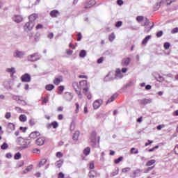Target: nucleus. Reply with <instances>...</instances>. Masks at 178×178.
<instances>
[{"label":"nucleus","mask_w":178,"mask_h":178,"mask_svg":"<svg viewBox=\"0 0 178 178\" xmlns=\"http://www.w3.org/2000/svg\"><path fill=\"white\" fill-rule=\"evenodd\" d=\"M163 47L165 49H169V48H170V43L165 42Z\"/></svg>","instance_id":"obj_46"},{"label":"nucleus","mask_w":178,"mask_h":178,"mask_svg":"<svg viewBox=\"0 0 178 178\" xmlns=\"http://www.w3.org/2000/svg\"><path fill=\"white\" fill-rule=\"evenodd\" d=\"M131 154H138V149H136L134 147H132L131 149Z\"/></svg>","instance_id":"obj_43"},{"label":"nucleus","mask_w":178,"mask_h":178,"mask_svg":"<svg viewBox=\"0 0 178 178\" xmlns=\"http://www.w3.org/2000/svg\"><path fill=\"white\" fill-rule=\"evenodd\" d=\"M145 17H144L143 16H138L136 17V20L138 23H141L142 22H143V23H145Z\"/></svg>","instance_id":"obj_26"},{"label":"nucleus","mask_w":178,"mask_h":178,"mask_svg":"<svg viewBox=\"0 0 178 178\" xmlns=\"http://www.w3.org/2000/svg\"><path fill=\"white\" fill-rule=\"evenodd\" d=\"M6 119H9L10 118H12V114L10 112H7L5 115Z\"/></svg>","instance_id":"obj_50"},{"label":"nucleus","mask_w":178,"mask_h":178,"mask_svg":"<svg viewBox=\"0 0 178 178\" xmlns=\"http://www.w3.org/2000/svg\"><path fill=\"white\" fill-rule=\"evenodd\" d=\"M34 26H35V22H31L29 20L24 26V30H28V31H31V29H34Z\"/></svg>","instance_id":"obj_4"},{"label":"nucleus","mask_w":178,"mask_h":178,"mask_svg":"<svg viewBox=\"0 0 178 178\" xmlns=\"http://www.w3.org/2000/svg\"><path fill=\"white\" fill-rule=\"evenodd\" d=\"M122 24H123V22L122 21H118L115 24V27L119 28V27L122 26Z\"/></svg>","instance_id":"obj_48"},{"label":"nucleus","mask_w":178,"mask_h":178,"mask_svg":"<svg viewBox=\"0 0 178 178\" xmlns=\"http://www.w3.org/2000/svg\"><path fill=\"white\" fill-rule=\"evenodd\" d=\"M117 3H118V5H119L120 6H122V5H123V3H124L123 0H118V1H117Z\"/></svg>","instance_id":"obj_62"},{"label":"nucleus","mask_w":178,"mask_h":178,"mask_svg":"<svg viewBox=\"0 0 178 178\" xmlns=\"http://www.w3.org/2000/svg\"><path fill=\"white\" fill-rule=\"evenodd\" d=\"M41 29H44V26H42V24H38L36 26H35V30H40Z\"/></svg>","instance_id":"obj_49"},{"label":"nucleus","mask_w":178,"mask_h":178,"mask_svg":"<svg viewBox=\"0 0 178 178\" xmlns=\"http://www.w3.org/2000/svg\"><path fill=\"white\" fill-rule=\"evenodd\" d=\"M21 81L22 83H30L31 81V76L26 73L21 76Z\"/></svg>","instance_id":"obj_5"},{"label":"nucleus","mask_w":178,"mask_h":178,"mask_svg":"<svg viewBox=\"0 0 178 178\" xmlns=\"http://www.w3.org/2000/svg\"><path fill=\"white\" fill-rule=\"evenodd\" d=\"M16 143L18 144V145H22L24 147V148H27L29 145H30L31 142L29 140H25L24 138L19 137L17 138Z\"/></svg>","instance_id":"obj_3"},{"label":"nucleus","mask_w":178,"mask_h":178,"mask_svg":"<svg viewBox=\"0 0 178 178\" xmlns=\"http://www.w3.org/2000/svg\"><path fill=\"white\" fill-rule=\"evenodd\" d=\"M1 148L2 149H8V148H9V145H8V143H3L1 146Z\"/></svg>","instance_id":"obj_37"},{"label":"nucleus","mask_w":178,"mask_h":178,"mask_svg":"<svg viewBox=\"0 0 178 178\" xmlns=\"http://www.w3.org/2000/svg\"><path fill=\"white\" fill-rule=\"evenodd\" d=\"M80 136V131H76L72 136V138L74 141H77L79 140V137Z\"/></svg>","instance_id":"obj_23"},{"label":"nucleus","mask_w":178,"mask_h":178,"mask_svg":"<svg viewBox=\"0 0 178 178\" xmlns=\"http://www.w3.org/2000/svg\"><path fill=\"white\" fill-rule=\"evenodd\" d=\"M28 19L29 22H31L32 23H35V20L38 19V14L33 13L29 16Z\"/></svg>","instance_id":"obj_10"},{"label":"nucleus","mask_w":178,"mask_h":178,"mask_svg":"<svg viewBox=\"0 0 178 178\" xmlns=\"http://www.w3.org/2000/svg\"><path fill=\"white\" fill-rule=\"evenodd\" d=\"M162 35H163V32L162 31L157 32L156 37L159 38V37H162Z\"/></svg>","instance_id":"obj_55"},{"label":"nucleus","mask_w":178,"mask_h":178,"mask_svg":"<svg viewBox=\"0 0 178 178\" xmlns=\"http://www.w3.org/2000/svg\"><path fill=\"white\" fill-rule=\"evenodd\" d=\"M90 152H91V149L88 147L83 150V154L86 156H87V155H90Z\"/></svg>","instance_id":"obj_35"},{"label":"nucleus","mask_w":178,"mask_h":178,"mask_svg":"<svg viewBox=\"0 0 178 178\" xmlns=\"http://www.w3.org/2000/svg\"><path fill=\"white\" fill-rule=\"evenodd\" d=\"M20 122H26L27 120V116L26 115L22 114L19 118Z\"/></svg>","instance_id":"obj_34"},{"label":"nucleus","mask_w":178,"mask_h":178,"mask_svg":"<svg viewBox=\"0 0 178 178\" xmlns=\"http://www.w3.org/2000/svg\"><path fill=\"white\" fill-rule=\"evenodd\" d=\"M138 102H140V105H147L148 104H151V99H143L138 100Z\"/></svg>","instance_id":"obj_17"},{"label":"nucleus","mask_w":178,"mask_h":178,"mask_svg":"<svg viewBox=\"0 0 178 178\" xmlns=\"http://www.w3.org/2000/svg\"><path fill=\"white\" fill-rule=\"evenodd\" d=\"M47 159H42V161H40V163H39V166H44V165H45V163H47Z\"/></svg>","instance_id":"obj_41"},{"label":"nucleus","mask_w":178,"mask_h":178,"mask_svg":"<svg viewBox=\"0 0 178 178\" xmlns=\"http://www.w3.org/2000/svg\"><path fill=\"white\" fill-rule=\"evenodd\" d=\"M63 81V76H59L54 78L53 83L55 86H59Z\"/></svg>","instance_id":"obj_9"},{"label":"nucleus","mask_w":178,"mask_h":178,"mask_svg":"<svg viewBox=\"0 0 178 178\" xmlns=\"http://www.w3.org/2000/svg\"><path fill=\"white\" fill-rule=\"evenodd\" d=\"M79 79H88V76H87V75H79Z\"/></svg>","instance_id":"obj_60"},{"label":"nucleus","mask_w":178,"mask_h":178,"mask_svg":"<svg viewBox=\"0 0 178 178\" xmlns=\"http://www.w3.org/2000/svg\"><path fill=\"white\" fill-rule=\"evenodd\" d=\"M163 127H165V124H161V125L157 126L156 129H157V130H162V129H163Z\"/></svg>","instance_id":"obj_61"},{"label":"nucleus","mask_w":178,"mask_h":178,"mask_svg":"<svg viewBox=\"0 0 178 178\" xmlns=\"http://www.w3.org/2000/svg\"><path fill=\"white\" fill-rule=\"evenodd\" d=\"M15 159H20L22 158V154L20 153H16L14 156Z\"/></svg>","instance_id":"obj_45"},{"label":"nucleus","mask_w":178,"mask_h":178,"mask_svg":"<svg viewBox=\"0 0 178 178\" xmlns=\"http://www.w3.org/2000/svg\"><path fill=\"white\" fill-rule=\"evenodd\" d=\"M56 158H63V153H62L61 152H58L56 154Z\"/></svg>","instance_id":"obj_44"},{"label":"nucleus","mask_w":178,"mask_h":178,"mask_svg":"<svg viewBox=\"0 0 178 178\" xmlns=\"http://www.w3.org/2000/svg\"><path fill=\"white\" fill-rule=\"evenodd\" d=\"M123 77V74H122V71L120 69L118 68L115 70V78L116 79H122Z\"/></svg>","instance_id":"obj_18"},{"label":"nucleus","mask_w":178,"mask_h":178,"mask_svg":"<svg viewBox=\"0 0 178 178\" xmlns=\"http://www.w3.org/2000/svg\"><path fill=\"white\" fill-rule=\"evenodd\" d=\"M33 169V165H29L23 171L24 175L29 173Z\"/></svg>","instance_id":"obj_32"},{"label":"nucleus","mask_w":178,"mask_h":178,"mask_svg":"<svg viewBox=\"0 0 178 178\" xmlns=\"http://www.w3.org/2000/svg\"><path fill=\"white\" fill-rule=\"evenodd\" d=\"M38 59H40V56H38V54H37V53L29 55L28 56V60H29V62H37V60H38Z\"/></svg>","instance_id":"obj_7"},{"label":"nucleus","mask_w":178,"mask_h":178,"mask_svg":"<svg viewBox=\"0 0 178 178\" xmlns=\"http://www.w3.org/2000/svg\"><path fill=\"white\" fill-rule=\"evenodd\" d=\"M13 20L15 23H22V22H23V17L21 15H15Z\"/></svg>","instance_id":"obj_15"},{"label":"nucleus","mask_w":178,"mask_h":178,"mask_svg":"<svg viewBox=\"0 0 178 178\" xmlns=\"http://www.w3.org/2000/svg\"><path fill=\"white\" fill-rule=\"evenodd\" d=\"M122 161H123V157L120 156L118 159L114 161V163H115V165H118V163H119L120 162H122Z\"/></svg>","instance_id":"obj_40"},{"label":"nucleus","mask_w":178,"mask_h":178,"mask_svg":"<svg viewBox=\"0 0 178 178\" xmlns=\"http://www.w3.org/2000/svg\"><path fill=\"white\" fill-rule=\"evenodd\" d=\"M104 104V101L101 99H97L93 102V108L94 109H98L101 107V105Z\"/></svg>","instance_id":"obj_8"},{"label":"nucleus","mask_w":178,"mask_h":178,"mask_svg":"<svg viewBox=\"0 0 178 178\" xmlns=\"http://www.w3.org/2000/svg\"><path fill=\"white\" fill-rule=\"evenodd\" d=\"M59 15V11L58 10H53L50 12V16L51 17H58Z\"/></svg>","instance_id":"obj_20"},{"label":"nucleus","mask_w":178,"mask_h":178,"mask_svg":"<svg viewBox=\"0 0 178 178\" xmlns=\"http://www.w3.org/2000/svg\"><path fill=\"white\" fill-rule=\"evenodd\" d=\"M66 54L67 55H73V50L67 49Z\"/></svg>","instance_id":"obj_59"},{"label":"nucleus","mask_w":178,"mask_h":178,"mask_svg":"<svg viewBox=\"0 0 178 178\" xmlns=\"http://www.w3.org/2000/svg\"><path fill=\"white\" fill-rule=\"evenodd\" d=\"M149 38H151V35L146 36L143 40L142 41L143 45H145L148 41H149Z\"/></svg>","instance_id":"obj_30"},{"label":"nucleus","mask_w":178,"mask_h":178,"mask_svg":"<svg viewBox=\"0 0 178 178\" xmlns=\"http://www.w3.org/2000/svg\"><path fill=\"white\" fill-rule=\"evenodd\" d=\"M142 26L145 27V33H149L151 29L154 27V23H151L148 18H145V22L142 24Z\"/></svg>","instance_id":"obj_2"},{"label":"nucleus","mask_w":178,"mask_h":178,"mask_svg":"<svg viewBox=\"0 0 178 178\" xmlns=\"http://www.w3.org/2000/svg\"><path fill=\"white\" fill-rule=\"evenodd\" d=\"M88 176L90 178H94L97 176V172L94 170H91L89 172Z\"/></svg>","instance_id":"obj_31"},{"label":"nucleus","mask_w":178,"mask_h":178,"mask_svg":"<svg viewBox=\"0 0 178 178\" xmlns=\"http://www.w3.org/2000/svg\"><path fill=\"white\" fill-rule=\"evenodd\" d=\"M154 143V140H148L147 142L145 144V147H148V145H151Z\"/></svg>","instance_id":"obj_52"},{"label":"nucleus","mask_w":178,"mask_h":178,"mask_svg":"<svg viewBox=\"0 0 178 178\" xmlns=\"http://www.w3.org/2000/svg\"><path fill=\"white\" fill-rule=\"evenodd\" d=\"M32 152L33 154H39L40 152V149L34 148V149H33Z\"/></svg>","instance_id":"obj_51"},{"label":"nucleus","mask_w":178,"mask_h":178,"mask_svg":"<svg viewBox=\"0 0 178 178\" xmlns=\"http://www.w3.org/2000/svg\"><path fill=\"white\" fill-rule=\"evenodd\" d=\"M155 162H156V161H155L154 159H152L150 161H148L146 163V166H152V165H154Z\"/></svg>","instance_id":"obj_33"},{"label":"nucleus","mask_w":178,"mask_h":178,"mask_svg":"<svg viewBox=\"0 0 178 178\" xmlns=\"http://www.w3.org/2000/svg\"><path fill=\"white\" fill-rule=\"evenodd\" d=\"M8 129H9V130H11L12 131H13V130H15V125L13 124V123H9L8 124Z\"/></svg>","instance_id":"obj_38"},{"label":"nucleus","mask_w":178,"mask_h":178,"mask_svg":"<svg viewBox=\"0 0 178 178\" xmlns=\"http://www.w3.org/2000/svg\"><path fill=\"white\" fill-rule=\"evenodd\" d=\"M115 98H118V94H114L113 95L110 99H108L107 102H106V105H108V104H111V102H113V101H115Z\"/></svg>","instance_id":"obj_21"},{"label":"nucleus","mask_w":178,"mask_h":178,"mask_svg":"<svg viewBox=\"0 0 178 178\" xmlns=\"http://www.w3.org/2000/svg\"><path fill=\"white\" fill-rule=\"evenodd\" d=\"M72 87L75 90V92L77 95L79 99H83V94H81V89H83V91H84V88H89L88 82H87V80L80 81L79 83L76 81L73 82Z\"/></svg>","instance_id":"obj_1"},{"label":"nucleus","mask_w":178,"mask_h":178,"mask_svg":"<svg viewBox=\"0 0 178 178\" xmlns=\"http://www.w3.org/2000/svg\"><path fill=\"white\" fill-rule=\"evenodd\" d=\"M40 134L39 131H33L32 133H31V134L29 135L30 138H37L38 136H40Z\"/></svg>","instance_id":"obj_19"},{"label":"nucleus","mask_w":178,"mask_h":178,"mask_svg":"<svg viewBox=\"0 0 178 178\" xmlns=\"http://www.w3.org/2000/svg\"><path fill=\"white\" fill-rule=\"evenodd\" d=\"M76 35H77V39H76L77 41H81V38H82L81 33L80 32L78 33Z\"/></svg>","instance_id":"obj_53"},{"label":"nucleus","mask_w":178,"mask_h":178,"mask_svg":"<svg viewBox=\"0 0 178 178\" xmlns=\"http://www.w3.org/2000/svg\"><path fill=\"white\" fill-rule=\"evenodd\" d=\"M58 178H65V174H63V172H59L58 175Z\"/></svg>","instance_id":"obj_57"},{"label":"nucleus","mask_w":178,"mask_h":178,"mask_svg":"<svg viewBox=\"0 0 178 178\" xmlns=\"http://www.w3.org/2000/svg\"><path fill=\"white\" fill-rule=\"evenodd\" d=\"M48 101H49V97H42V104H48Z\"/></svg>","instance_id":"obj_39"},{"label":"nucleus","mask_w":178,"mask_h":178,"mask_svg":"<svg viewBox=\"0 0 178 178\" xmlns=\"http://www.w3.org/2000/svg\"><path fill=\"white\" fill-rule=\"evenodd\" d=\"M24 56V53H23V51H17L14 54V56H15V58H23Z\"/></svg>","instance_id":"obj_24"},{"label":"nucleus","mask_w":178,"mask_h":178,"mask_svg":"<svg viewBox=\"0 0 178 178\" xmlns=\"http://www.w3.org/2000/svg\"><path fill=\"white\" fill-rule=\"evenodd\" d=\"M15 99L18 104H22V105H26V102L22 99V97H16Z\"/></svg>","instance_id":"obj_27"},{"label":"nucleus","mask_w":178,"mask_h":178,"mask_svg":"<svg viewBox=\"0 0 178 178\" xmlns=\"http://www.w3.org/2000/svg\"><path fill=\"white\" fill-rule=\"evenodd\" d=\"M35 144L38 145H44L45 144V138L40 137L35 140Z\"/></svg>","instance_id":"obj_12"},{"label":"nucleus","mask_w":178,"mask_h":178,"mask_svg":"<svg viewBox=\"0 0 178 178\" xmlns=\"http://www.w3.org/2000/svg\"><path fill=\"white\" fill-rule=\"evenodd\" d=\"M64 99H65V101H72V99H73V95L69 92H65Z\"/></svg>","instance_id":"obj_13"},{"label":"nucleus","mask_w":178,"mask_h":178,"mask_svg":"<svg viewBox=\"0 0 178 178\" xmlns=\"http://www.w3.org/2000/svg\"><path fill=\"white\" fill-rule=\"evenodd\" d=\"M63 162V159H60L56 162L55 165L56 166V168H58V169H60V168H62Z\"/></svg>","instance_id":"obj_22"},{"label":"nucleus","mask_w":178,"mask_h":178,"mask_svg":"<svg viewBox=\"0 0 178 178\" xmlns=\"http://www.w3.org/2000/svg\"><path fill=\"white\" fill-rule=\"evenodd\" d=\"M83 94H84V95L87 97L88 99H91V98H92L91 92H90V88H84L83 91Z\"/></svg>","instance_id":"obj_11"},{"label":"nucleus","mask_w":178,"mask_h":178,"mask_svg":"<svg viewBox=\"0 0 178 178\" xmlns=\"http://www.w3.org/2000/svg\"><path fill=\"white\" fill-rule=\"evenodd\" d=\"M96 137H97V132H95V131L92 132V134L90 135V140H91L92 143H95Z\"/></svg>","instance_id":"obj_25"},{"label":"nucleus","mask_w":178,"mask_h":178,"mask_svg":"<svg viewBox=\"0 0 178 178\" xmlns=\"http://www.w3.org/2000/svg\"><path fill=\"white\" fill-rule=\"evenodd\" d=\"M45 88L47 91H52L55 88V86L52 84H49L45 86Z\"/></svg>","instance_id":"obj_29"},{"label":"nucleus","mask_w":178,"mask_h":178,"mask_svg":"<svg viewBox=\"0 0 178 178\" xmlns=\"http://www.w3.org/2000/svg\"><path fill=\"white\" fill-rule=\"evenodd\" d=\"M59 127V124L56 121H54L51 124H49L47 125L48 129H51V127H53V129H57V127Z\"/></svg>","instance_id":"obj_16"},{"label":"nucleus","mask_w":178,"mask_h":178,"mask_svg":"<svg viewBox=\"0 0 178 178\" xmlns=\"http://www.w3.org/2000/svg\"><path fill=\"white\" fill-rule=\"evenodd\" d=\"M158 148H159V146L156 145V146L149 149L148 151H149V152H154V149H158Z\"/></svg>","instance_id":"obj_54"},{"label":"nucleus","mask_w":178,"mask_h":178,"mask_svg":"<svg viewBox=\"0 0 178 178\" xmlns=\"http://www.w3.org/2000/svg\"><path fill=\"white\" fill-rule=\"evenodd\" d=\"M115 33H111L109 36H108V40L109 41L112 42L113 41V40H115Z\"/></svg>","instance_id":"obj_42"},{"label":"nucleus","mask_w":178,"mask_h":178,"mask_svg":"<svg viewBox=\"0 0 178 178\" xmlns=\"http://www.w3.org/2000/svg\"><path fill=\"white\" fill-rule=\"evenodd\" d=\"M95 165H94V162H91L89 164V169H94Z\"/></svg>","instance_id":"obj_64"},{"label":"nucleus","mask_w":178,"mask_h":178,"mask_svg":"<svg viewBox=\"0 0 178 178\" xmlns=\"http://www.w3.org/2000/svg\"><path fill=\"white\" fill-rule=\"evenodd\" d=\"M172 34H176V33H178V28H174L172 31H171Z\"/></svg>","instance_id":"obj_56"},{"label":"nucleus","mask_w":178,"mask_h":178,"mask_svg":"<svg viewBox=\"0 0 178 178\" xmlns=\"http://www.w3.org/2000/svg\"><path fill=\"white\" fill-rule=\"evenodd\" d=\"M174 152L177 155H178V145H176L175 147Z\"/></svg>","instance_id":"obj_63"},{"label":"nucleus","mask_w":178,"mask_h":178,"mask_svg":"<svg viewBox=\"0 0 178 178\" xmlns=\"http://www.w3.org/2000/svg\"><path fill=\"white\" fill-rule=\"evenodd\" d=\"M86 55H87V51L86 50H81L79 53L80 58H85Z\"/></svg>","instance_id":"obj_36"},{"label":"nucleus","mask_w":178,"mask_h":178,"mask_svg":"<svg viewBox=\"0 0 178 178\" xmlns=\"http://www.w3.org/2000/svg\"><path fill=\"white\" fill-rule=\"evenodd\" d=\"M6 72L8 73H10L11 76H13V74L16 73V70H15V67L8 68L6 70Z\"/></svg>","instance_id":"obj_28"},{"label":"nucleus","mask_w":178,"mask_h":178,"mask_svg":"<svg viewBox=\"0 0 178 178\" xmlns=\"http://www.w3.org/2000/svg\"><path fill=\"white\" fill-rule=\"evenodd\" d=\"M104 57H100L98 60H97V63H102V62H104Z\"/></svg>","instance_id":"obj_58"},{"label":"nucleus","mask_w":178,"mask_h":178,"mask_svg":"<svg viewBox=\"0 0 178 178\" xmlns=\"http://www.w3.org/2000/svg\"><path fill=\"white\" fill-rule=\"evenodd\" d=\"M75 106H76L75 113H79V110L80 109V105L79 104V103H76Z\"/></svg>","instance_id":"obj_47"},{"label":"nucleus","mask_w":178,"mask_h":178,"mask_svg":"<svg viewBox=\"0 0 178 178\" xmlns=\"http://www.w3.org/2000/svg\"><path fill=\"white\" fill-rule=\"evenodd\" d=\"M96 2L95 0H87L84 3V8L85 9H90V8H92L94 5H95Z\"/></svg>","instance_id":"obj_6"},{"label":"nucleus","mask_w":178,"mask_h":178,"mask_svg":"<svg viewBox=\"0 0 178 178\" xmlns=\"http://www.w3.org/2000/svg\"><path fill=\"white\" fill-rule=\"evenodd\" d=\"M131 61V58H124L122 60L121 65L122 66H129Z\"/></svg>","instance_id":"obj_14"}]
</instances>
